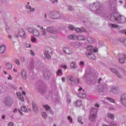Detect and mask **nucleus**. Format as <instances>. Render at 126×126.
Returning a JSON list of instances; mask_svg holds the SVG:
<instances>
[{
  "label": "nucleus",
  "mask_w": 126,
  "mask_h": 126,
  "mask_svg": "<svg viewBox=\"0 0 126 126\" xmlns=\"http://www.w3.org/2000/svg\"><path fill=\"white\" fill-rule=\"evenodd\" d=\"M19 99L20 101H22V102H24V97H23L22 94H20V95H19Z\"/></svg>",
  "instance_id": "36"
},
{
  "label": "nucleus",
  "mask_w": 126,
  "mask_h": 126,
  "mask_svg": "<svg viewBox=\"0 0 126 126\" xmlns=\"http://www.w3.org/2000/svg\"><path fill=\"white\" fill-rule=\"evenodd\" d=\"M14 37H15V38H18V34H14Z\"/></svg>",
  "instance_id": "63"
},
{
  "label": "nucleus",
  "mask_w": 126,
  "mask_h": 126,
  "mask_svg": "<svg viewBox=\"0 0 126 126\" xmlns=\"http://www.w3.org/2000/svg\"><path fill=\"white\" fill-rule=\"evenodd\" d=\"M77 96L78 97H79V98H85V97H86V95L83 93H79L77 94Z\"/></svg>",
  "instance_id": "28"
},
{
  "label": "nucleus",
  "mask_w": 126,
  "mask_h": 126,
  "mask_svg": "<svg viewBox=\"0 0 126 126\" xmlns=\"http://www.w3.org/2000/svg\"><path fill=\"white\" fill-rule=\"evenodd\" d=\"M62 80L63 82H65V78L64 77H62Z\"/></svg>",
  "instance_id": "54"
},
{
  "label": "nucleus",
  "mask_w": 126,
  "mask_h": 126,
  "mask_svg": "<svg viewBox=\"0 0 126 126\" xmlns=\"http://www.w3.org/2000/svg\"><path fill=\"white\" fill-rule=\"evenodd\" d=\"M67 119L68 121H69L70 123L71 124L72 123V118L70 117V116H68L67 117Z\"/></svg>",
  "instance_id": "41"
},
{
  "label": "nucleus",
  "mask_w": 126,
  "mask_h": 126,
  "mask_svg": "<svg viewBox=\"0 0 126 126\" xmlns=\"http://www.w3.org/2000/svg\"><path fill=\"white\" fill-rule=\"evenodd\" d=\"M44 57L46 59H48V60H50L51 59V56L49 55V53H47L44 52Z\"/></svg>",
  "instance_id": "33"
},
{
  "label": "nucleus",
  "mask_w": 126,
  "mask_h": 126,
  "mask_svg": "<svg viewBox=\"0 0 126 126\" xmlns=\"http://www.w3.org/2000/svg\"><path fill=\"white\" fill-rule=\"evenodd\" d=\"M44 76L45 77H47V76H49L50 75V72L48 70H46L43 71Z\"/></svg>",
  "instance_id": "29"
},
{
  "label": "nucleus",
  "mask_w": 126,
  "mask_h": 126,
  "mask_svg": "<svg viewBox=\"0 0 126 126\" xmlns=\"http://www.w3.org/2000/svg\"><path fill=\"white\" fill-rule=\"evenodd\" d=\"M110 91L111 92H112L113 93L116 94V93H117L118 91V89L117 88V87H113L111 89Z\"/></svg>",
  "instance_id": "26"
},
{
  "label": "nucleus",
  "mask_w": 126,
  "mask_h": 126,
  "mask_svg": "<svg viewBox=\"0 0 126 126\" xmlns=\"http://www.w3.org/2000/svg\"><path fill=\"white\" fill-rule=\"evenodd\" d=\"M40 29L42 30V31H40L41 36H42L43 38H48V37H49V35H48V33H47L46 30H43V27H40Z\"/></svg>",
  "instance_id": "5"
},
{
  "label": "nucleus",
  "mask_w": 126,
  "mask_h": 126,
  "mask_svg": "<svg viewBox=\"0 0 126 126\" xmlns=\"http://www.w3.org/2000/svg\"><path fill=\"white\" fill-rule=\"evenodd\" d=\"M121 43H123L125 46H126V38H121Z\"/></svg>",
  "instance_id": "37"
},
{
  "label": "nucleus",
  "mask_w": 126,
  "mask_h": 126,
  "mask_svg": "<svg viewBox=\"0 0 126 126\" xmlns=\"http://www.w3.org/2000/svg\"><path fill=\"white\" fill-rule=\"evenodd\" d=\"M9 126H13V123L10 122L8 124Z\"/></svg>",
  "instance_id": "53"
},
{
  "label": "nucleus",
  "mask_w": 126,
  "mask_h": 126,
  "mask_svg": "<svg viewBox=\"0 0 126 126\" xmlns=\"http://www.w3.org/2000/svg\"><path fill=\"white\" fill-rule=\"evenodd\" d=\"M107 116L108 117V118L111 119V120H114V119H115V116H114V115L112 114V113H108L107 114Z\"/></svg>",
  "instance_id": "27"
},
{
  "label": "nucleus",
  "mask_w": 126,
  "mask_h": 126,
  "mask_svg": "<svg viewBox=\"0 0 126 126\" xmlns=\"http://www.w3.org/2000/svg\"><path fill=\"white\" fill-rule=\"evenodd\" d=\"M21 75L22 76V79H26L27 78V74L26 73V71L24 69H22L21 72Z\"/></svg>",
  "instance_id": "9"
},
{
  "label": "nucleus",
  "mask_w": 126,
  "mask_h": 126,
  "mask_svg": "<svg viewBox=\"0 0 126 126\" xmlns=\"http://www.w3.org/2000/svg\"><path fill=\"white\" fill-rule=\"evenodd\" d=\"M69 30H73L74 29V27L73 25L69 26Z\"/></svg>",
  "instance_id": "45"
},
{
  "label": "nucleus",
  "mask_w": 126,
  "mask_h": 126,
  "mask_svg": "<svg viewBox=\"0 0 126 126\" xmlns=\"http://www.w3.org/2000/svg\"><path fill=\"white\" fill-rule=\"evenodd\" d=\"M101 81H102V78H99L98 80V83H100V82H101Z\"/></svg>",
  "instance_id": "55"
},
{
  "label": "nucleus",
  "mask_w": 126,
  "mask_h": 126,
  "mask_svg": "<svg viewBox=\"0 0 126 126\" xmlns=\"http://www.w3.org/2000/svg\"><path fill=\"white\" fill-rule=\"evenodd\" d=\"M106 99L107 100H108V101L111 102V103H115V99H114V98L106 97Z\"/></svg>",
  "instance_id": "34"
},
{
  "label": "nucleus",
  "mask_w": 126,
  "mask_h": 126,
  "mask_svg": "<svg viewBox=\"0 0 126 126\" xmlns=\"http://www.w3.org/2000/svg\"><path fill=\"white\" fill-rule=\"evenodd\" d=\"M49 16L52 19H60L63 15L57 11L54 10L50 12Z\"/></svg>",
  "instance_id": "2"
},
{
  "label": "nucleus",
  "mask_w": 126,
  "mask_h": 126,
  "mask_svg": "<svg viewBox=\"0 0 126 126\" xmlns=\"http://www.w3.org/2000/svg\"><path fill=\"white\" fill-rule=\"evenodd\" d=\"M6 67L7 69H11V68H12V64H11V63H6Z\"/></svg>",
  "instance_id": "21"
},
{
  "label": "nucleus",
  "mask_w": 126,
  "mask_h": 126,
  "mask_svg": "<svg viewBox=\"0 0 126 126\" xmlns=\"http://www.w3.org/2000/svg\"><path fill=\"white\" fill-rule=\"evenodd\" d=\"M16 112H17V108H15L13 110V113H16Z\"/></svg>",
  "instance_id": "58"
},
{
  "label": "nucleus",
  "mask_w": 126,
  "mask_h": 126,
  "mask_svg": "<svg viewBox=\"0 0 126 126\" xmlns=\"http://www.w3.org/2000/svg\"><path fill=\"white\" fill-rule=\"evenodd\" d=\"M68 9H69V10H70L71 11L72 10H73V8H72V7L70 6H69L68 7Z\"/></svg>",
  "instance_id": "50"
},
{
  "label": "nucleus",
  "mask_w": 126,
  "mask_h": 126,
  "mask_svg": "<svg viewBox=\"0 0 126 126\" xmlns=\"http://www.w3.org/2000/svg\"><path fill=\"white\" fill-rule=\"evenodd\" d=\"M42 117L44 119H46V118H47V113H46V112L42 113Z\"/></svg>",
  "instance_id": "44"
},
{
  "label": "nucleus",
  "mask_w": 126,
  "mask_h": 126,
  "mask_svg": "<svg viewBox=\"0 0 126 126\" xmlns=\"http://www.w3.org/2000/svg\"><path fill=\"white\" fill-rule=\"evenodd\" d=\"M31 41L32 43H35L36 42V38L35 37L32 38Z\"/></svg>",
  "instance_id": "49"
},
{
  "label": "nucleus",
  "mask_w": 126,
  "mask_h": 126,
  "mask_svg": "<svg viewBox=\"0 0 126 126\" xmlns=\"http://www.w3.org/2000/svg\"><path fill=\"white\" fill-rule=\"evenodd\" d=\"M113 17L115 18V20L119 23H125L126 21V18L124 16L120 15L118 13H114Z\"/></svg>",
  "instance_id": "1"
},
{
  "label": "nucleus",
  "mask_w": 126,
  "mask_h": 126,
  "mask_svg": "<svg viewBox=\"0 0 126 126\" xmlns=\"http://www.w3.org/2000/svg\"><path fill=\"white\" fill-rule=\"evenodd\" d=\"M119 62L120 63H125V60L123 59V58H120L119 60Z\"/></svg>",
  "instance_id": "42"
},
{
  "label": "nucleus",
  "mask_w": 126,
  "mask_h": 126,
  "mask_svg": "<svg viewBox=\"0 0 126 126\" xmlns=\"http://www.w3.org/2000/svg\"><path fill=\"white\" fill-rule=\"evenodd\" d=\"M21 110L23 112H25V113H27V112H28V110H27V107L25 106H22L21 107Z\"/></svg>",
  "instance_id": "32"
},
{
  "label": "nucleus",
  "mask_w": 126,
  "mask_h": 126,
  "mask_svg": "<svg viewBox=\"0 0 126 126\" xmlns=\"http://www.w3.org/2000/svg\"><path fill=\"white\" fill-rule=\"evenodd\" d=\"M120 33H123L124 34H125L126 35V30H123L120 31Z\"/></svg>",
  "instance_id": "46"
},
{
  "label": "nucleus",
  "mask_w": 126,
  "mask_h": 126,
  "mask_svg": "<svg viewBox=\"0 0 126 126\" xmlns=\"http://www.w3.org/2000/svg\"><path fill=\"white\" fill-rule=\"evenodd\" d=\"M20 59L22 63L25 62V58L23 56L20 57Z\"/></svg>",
  "instance_id": "43"
},
{
  "label": "nucleus",
  "mask_w": 126,
  "mask_h": 126,
  "mask_svg": "<svg viewBox=\"0 0 126 126\" xmlns=\"http://www.w3.org/2000/svg\"><path fill=\"white\" fill-rule=\"evenodd\" d=\"M87 41L89 43L91 44H93L95 42V39L93 38V37H88L87 38Z\"/></svg>",
  "instance_id": "15"
},
{
  "label": "nucleus",
  "mask_w": 126,
  "mask_h": 126,
  "mask_svg": "<svg viewBox=\"0 0 126 126\" xmlns=\"http://www.w3.org/2000/svg\"><path fill=\"white\" fill-rule=\"evenodd\" d=\"M57 75H60V74H62L63 73V70L62 69H59L58 71L56 72Z\"/></svg>",
  "instance_id": "39"
},
{
  "label": "nucleus",
  "mask_w": 126,
  "mask_h": 126,
  "mask_svg": "<svg viewBox=\"0 0 126 126\" xmlns=\"http://www.w3.org/2000/svg\"><path fill=\"white\" fill-rule=\"evenodd\" d=\"M91 115H96L97 114V109L93 108L91 110V112H90Z\"/></svg>",
  "instance_id": "17"
},
{
  "label": "nucleus",
  "mask_w": 126,
  "mask_h": 126,
  "mask_svg": "<svg viewBox=\"0 0 126 126\" xmlns=\"http://www.w3.org/2000/svg\"><path fill=\"white\" fill-rule=\"evenodd\" d=\"M25 47L26 48H30V47H31V45H30V44L28 43L25 45Z\"/></svg>",
  "instance_id": "47"
},
{
  "label": "nucleus",
  "mask_w": 126,
  "mask_h": 126,
  "mask_svg": "<svg viewBox=\"0 0 126 126\" xmlns=\"http://www.w3.org/2000/svg\"><path fill=\"white\" fill-rule=\"evenodd\" d=\"M26 7H27V8H28V9L31 8V6H30V5H27L26 6Z\"/></svg>",
  "instance_id": "61"
},
{
  "label": "nucleus",
  "mask_w": 126,
  "mask_h": 126,
  "mask_svg": "<svg viewBox=\"0 0 126 126\" xmlns=\"http://www.w3.org/2000/svg\"><path fill=\"white\" fill-rule=\"evenodd\" d=\"M76 38L77 39V40H78L79 41H83V40H84V39H85V38H84V36L83 35H79Z\"/></svg>",
  "instance_id": "30"
},
{
  "label": "nucleus",
  "mask_w": 126,
  "mask_h": 126,
  "mask_svg": "<svg viewBox=\"0 0 126 126\" xmlns=\"http://www.w3.org/2000/svg\"><path fill=\"white\" fill-rule=\"evenodd\" d=\"M45 53L47 54H52L53 53V50H52V48L50 47H47L45 48Z\"/></svg>",
  "instance_id": "16"
},
{
  "label": "nucleus",
  "mask_w": 126,
  "mask_h": 126,
  "mask_svg": "<svg viewBox=\"0 0 126 126\" xmlns=\"http://www.w3.org/2000/svg\"><path fill=\"white\" fill-rule=\"evenodd\" d=\"M90 119L92 122H94L96 119V115H90Z\"/></svg>",
  "instance_id": "24"
},
{
  "label": "nucleus",
  "mask_w": 126,
  "mask_h": 126,
  "mask_svg": "<svg viewBox=\"0 0 126 126\" xmlns=\"http://www.w3.org/2000/svg\"><path fill=\"white\" fill-rule=\"evenodd\" d=\"M63 68L64 69H66V68H67V66L65 65H63Z\"/></svg>",
  "instance_id": "59"
},
{
  "label": "nucleus",
  "mask_w": 126,
  "mask_h": 126,
  "mask_svg": "<svg viewBox=\"0 0 126 126\" xmlns=\"http://www.w3.org/2000/svg\"><path fill=\"white\" fill-rule=\"evenodd\" d=\"M12 88H13V89H14L15 90H16V87H15V86L13 85V86H12Z\"/></svg>",
  "instance_id": "60"
},
{
  "label": "nucleus",
  "mask_w": 126,
  "mask_h": 126,
  "mask_svg": "<svg viewBox=\"0 0 126 126\" xmlns=\"http://www.w3.org/2000/svg\"><path fill=\"white\" fill-rule=\"evenodd\" d=\"M46 31L49 32V33H53L54 34H57L58 31L56 30V29L53 27H49L46 29Z\"/></svg>",
  "instance_id": "6"
},
{
  "label": "nucleus",
  "mask_w": 126,
  "mask_h": 126,
  "mask_svg": "<svg viewBox=\"0 0 126 126\" xmlns=\"http://www.w3.org/2000/svg\"><path fill=\"white\" fill-rule=\"evenodd\" d=\"M14 62L15 63H16L17 65H18L19 66V65H20V62H19V60H18V59L15 58L14 60Z\"/></svg>",
  "instance_id": "31"
},
{
  "label": "nucleus",
  "mask_w": 126,
  "mask_h": 126,
  "mask_svg": "<svg viewBox=\"0 0 126 126\" xmlns=\"http://www.w3.org/2000/svg\"><path fill=\"white\" fill-rule=\"evenodd\" d=\"M34 10H35V8H31L30 9V11H34Z\"/></svg>",
  "instance_id": "62"
},
{
  "label": "nucleus",
  "mask_w": 126,
  "mask_h": 126,
  "mask_svg": "<svg viewBox=\"0 0 126 126\" xmlns=\"http://www.w3.org/2000/svg\"><path fill=\"white\" fill-rule=\"evenodd\" d=\"M122 103L126 107V94H123L121 97Z\"/></svg>",
  "instance_id": "7"
},
{
  "label": "nucleus",
  "mask_w": 126,
  "mask_h": 126,
  "mask_svg": "<svg viewBox=\"0 0 126 126\" xmlns=\"http://www.w3.org/2000/svg\"><path fill=\"white\" fill-rule=\"evenodd\" d=\"M110 126H117V124L115 123L114 122H111L110 123Z\"/></svg>",
  "instance_id": "48"
},
{
  "label": "nucleus",
  "mask_w": 126,
  "mask_h": 126,
  "mask_svg": "<svg viewBox=\"0 0 126 126\" xmlns=\"http://www.w3.org/2000/svg\"><path fill=\"white\" fill-rule=\"evenodd\" d=\"M100 5H101V4L98 2H96L95 3H94L93 4H91L89 7L93 11H95V10L98 11V10H100L102 8V7L100 6Z\"/></svg>",
  "instance_id": "3"
},
{
  "label": "nucleus",
  "mask_w": 126,
  "mask_h": 126,
  "mask_svg": "<svg viewBox=\"0 0 126 126\" xmlns=\"http://www.w3.org/2000/svg\"><path fill=\"white\" fill-rule=\"evenodd\" d=\"M19 35L21 36L22 38L25 39L26 38V34H25V32L23 30H20L19 31Z\"/></svg>",
  "instance_id": "10"
},
{
  "label": "nucleus",
  "mask_w": 126,
  "mask_h": 126,
  "mask_svg": "<svg viewBox=\"0 0 126 126\" xmlns=\"http://www.w3.org/2000/svg\"><path fill=\"white\" fill-rule=\"evenodd\" d=\"M33 35L35 37H39L40 36V32L37 30H34L33 31Z\"/></svg>",
  "instance_id": "19"
},
{
  "label": "nucleus",
  "mask_w": 126,
  "mask_h": 126,
  "mask_svg": "<svg viewBox=\"0 0 126 126\" xmlns=\"http://www.w3.org/2000/svg\"><path fill=\"white\" fill-rule=\"evenodd\" d=\"M77 121H78V123H81V117H78Z\"/></svg>",
  "instance_id": "52"
},
{
  "label": "nucleus",
  "mask_w": 126,
  "mask_h": 126,
  "mask_svg": "<svg viewBox=\"0 0 126 126\" xmlns=\"http://www.w3.org/2000/svg\"><path fill=\"white\" fill-rule=\"evenodd\" d=\"M63 51L64 53H65V54H67V55H71V54L73 53L72 49L69 47L63 48Z\"/></svg>",
  "instance_id": "4"
},
{
  "label": "nucleus",
  "mask_w": 126,
  "mask_h": 126,
  "mask_svg": "<svg viewBox=\"0 0 126 126\" xmlns=\"http://www.w3.org/2000/svg\"><path fill=\"white\" fill-rule=\"evenodd\" d=\"M94 107H96V108H99V107H100V105L98 103H96L94 104Z\"/></svg>",
  "instance_id": "51"
},
{
  "label": "nucleus",
  "mask_w": 126,
  "mask_h": 126,
  "mask_svg": "<svg viewBox=\"0 0 126 126\" xmlns=\"http://www.w3.org/2000/svg\"><path fill=\"white\" fill-rule=\"evenodd\" d=\"M67 38L69 40H76V38H77V36H76V35L72 34V35H68L67 36Z\"/></svg>",
  "instance_id": "14"
},
{
  "label": "nucleus",
  "mask_w": 126,
  "mask_h": 126,
  "mask_svg": "<svg viewBox=\"0 0 126 126\" xmlns=\"http://www.w3.org/2000/svg\"><path fill=\"white\" fill-rule=\"evenodd\" d=\"M66 79L67 80V81L72 82L73 81V77H72L71 75L66 76Z\"/></svg>",
  "instance_id": "20"
},
{
  "label": "nucleus",
  "mask_w": 126,
  "mask_h": 126,
  "mask_svg": "<svg viewBox=\"0 0 126 126\" xmlns=\"http://www.w3.org/2000/svg\"><path fill=\"white\" fill-rule=\"evenodd\" d=\"M31 55L32 56H35V54H34V52L32 51V50H31Z\"/></svg>",
  "instance_id": "56"
},
{
  "label": "nucleus",
  "mask_w": 126,
  "mask_h": 126,
  "mask_svg": "<svg viewBox=\"0 0 126 126\" xmlns=\"http://www.w3.org/2000/svg\"><path fill=\"white\" fill-rule=\"evenodd\" d=\"M74 30L75 31H76V32H77L78 33H80L82 32V30H81V29L79 28H76L74 29Z\"/></svg>",
  "instance_id": "35"
},
{
  "label": "nucleus",
  "mask_w": 126,
  "mask_h": 126,
  "mask_svg": "<svg viewBox=\"0 0 126 126\" xmlns=\"http://www.w3.org/2000/svg\"><path fill=\"white\" fill-rule=\"evenodd\" d=\"M44 108H45L46 111H49V110H51V107L49 106L48 105H43Z\"/></svg>",
  "instance_id": "38"
},
{
  "label": "nucleus",
  "mask_w": 126,
  "mask_h": 126,
  "mask_svg": "<svg viewBox=\"0 0 126 126\" xmlns=\"http://www.w3.org/2000/svg\"><path fill=\"white\" fill-rule=\"evenodd\" d=\"M110 27L112 28H117L118 29H120L121 28V27L119 26H118L117 25L114 24H110Z\"/></svg>",
  "instance_id": "22"
},
{
  "label": "nucleus",
  "mask_w": 126,
  "mask_h": 126,
  "mask_svg": "<svg viewBox=\"0 0 126 126\" xmlns=\"http://www.w3.org/2000/svg\"><path fill=\"white\" fill-rule=\"evenodd\" d=\"M32 106L34 112H36L38 111V107H37V105H36V104H35V103L33 102L32 103Z\"/></svg>",
  "instance_id": "25"
},
{
  "label": "nucleus",
  "mask_w": 126,
  "mask_h": 126,
  "mask_svg": "<svg viewBox=\"0 0 126 126\" xmlns=\"http://www.w3.org/2000/svg\"><path fill=\"white\" fill-rule=\"evenodd\" d=\"M6 47H5V45H1L0 46V54H3L4 52H5V50Z\"/></svg>",
  "instance_id": "13"
},
{
  "label": "nucleus",
  "mask_w": 126,
  "mask_h": 126,
  "mask_svg": "<svg viewBox=\"0 0 126 126\" xmlns=\"http://www.w3.org/2000/svg\"><path fill=\"white\" fill-rule=\"evenodd\" d=\"M74 105L76 107H80V106L82 105V102H81V100H78L74 103Z\"/></svg>",
  "instance_id": "18"
},
{
  "label": "nucleus",
  "mask_w": 126,
  "mask_h": 126,
  "mask_svg": "<svg viewBox=\"0 0 126 126\" xmlns=\"http://www.w3.org/2000/svg\"><path fill=\"white\" fill-rule=\"evenodd\" d=\"M86 55H87V58H88L90 60H95L96 59V57L95 56V55L94 54H92V53H89L87 52Z\"/></svg>",
  "instance_id": "8"
},
{
  "label": "nucleus",
  "mask_w": 126,
  "mask_h": 126,
  "mask_svg": "<svg viewBox=\"0 0 126 126\" xmlns=\"http://www.w3.org/2000/svg\"><path fill=\"white\" fill-rule=\"evenodd\" d=\"M70 66L71 67V68H77V66L76 65V64L73 62H71L70 64Z\"/></svg>",
  "instance_id": "23"
},
{
  "label": "nucleus",
  "mask_w": 126,
  "mask_h": 126,
  "mask_svg": "<svg viewBox=\"0 0 126 126\" xmlns=\"http://www.w3.org/2000/svg\"><path fill=\"white\" fill-rule=\"evenodd\" d=\"M111 71L112 72H113V73H115V74H116V75L119 77V78H121V74L117 71L116 69H114V68H110Z\"/></svg>",
  "instance_id": "12"
},
{
  "label": "nucleus",
  "mask_w": 126,
  "mask_h": 126,
  "mask_svg": "<svg viewBox=\"0 0 126 126\" xmlns=\"http://www.w3.org/2000/svg\"><path fill=\"white\" fill-rule=\"evenodd\" d=\"M19 112L22 116H23V113L21 111V110L20 109H19Z\"/></svg>",
  "instance_id": "57"
},
{
  "label": "nucleus",
  "mask_w": 126,
  "mask_h": 126,
  "mask_svg": "<svg viewBox=\"0 0 126 126\" xmlns=\"http://www.w3.org/2000/svg\"><path fill=\"white\" fill-rule=\"evenodd\" d=\"M87 50H88L87 51V53H93L94 51L96 52L97 50H95L93 48V47L92 46H90L87 47Z\"/></svg>",
  "instance_id": "11"
},
{
  "label": "nucleus",
  "mask_w": 126,
  "mask_h": 126,
  "mask_svg": "<svg viewBox=\"0 0 126 126\" xmlns=\"http://www.w3.org/2000/svg\"><path fill=\"white\" fill-rule=\"evenodd\" d=\"M98 91H99V92H102V91H103V87L101 86H98Z\"/></svg>",
  "instance_id": "40"
},
{
  "label": "nucleus",
  "mask_w": 126,
  "mask_h": 126,
  "mask_svg": "<svg viewBox=\"0 0 126 126\" xmlns=\"http://www.w3.org/2000/svg\"><path fill=\"white\" fill-rule=\"evenodd\" d=\"M8 79L9 80L12 79V77H11V76H10V75H9V77L8 78Z\"/></svg>",
  "instance_id": "64"
}]
</instances>
